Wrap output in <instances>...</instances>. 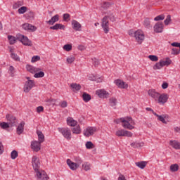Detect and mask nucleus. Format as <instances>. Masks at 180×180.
Returning <instances> with one entry per match:
<instances>
[{
  "instance_id": "nucleus-18",
  "label": "nucleus",
  "mask_w": 180,
  "mask_h": 180,
  "mask_svg": "<svg viewBox=\"0 0 180 180\" xmlns=\"http://www.w3.org/2000/svg\"><path fill=\"white\" fill-rule=\"evenodd\" d=\"M148 96L152 98V99L154 100L155 102H156L160 95V93L157 91L155 89H149L148 91Z\"/></svg>"
},
{
  "instance_id": "nucleus-53",
  "label": "nucleus",
  "mask_w": 180,
  "mask_h": 180,
  "mask_svg": "<svg viewBox=\"0 0 180 180\" xmlns=\"http://www.w3.org/2000/svg\"><path fill=\"white\" fill-rule=\"evenodd\" d=\"M179 53H180V50L176 48H173L172 49V54H173L174 56H178Z\"/></svg>"
},
{
  "instance_id": "nucleus-25",
  "label": "nucleus",
  "mask_w": 180,
  "mask_h": 180,
  "mask_svg": "<svg viewBox=\"0 0 180 180\" xmlns=\"http://www.w3.org/2000/svg\"><path fill=\"white\" fill-rule=\"evenodd\" d=\"M153 114L158 117V120H160V122H162V123H167V121L165 120L167 117L166 115H159L155 112L153 111Z\"/></svg>"
},
{
  "instance_id": "nucleus-63",
  "label": "nucleus",
  "mask_w": 180,
  "mask_h": 180,
  "mask_svg": "<svg viewBox=\"0 0 180 180\" xmlns=\"http://www.w3.org/2000/svg\"><path fill=\"white\" fill-rule=\"evenodd\" d=\"M171 46H172L173 47H179L180 43L173 42V43L171 44Z\"/></svg>"
},
{
  "instance_id": "nucleus-27",
  "label": "nucleus",
  "mask_w": 180,
  "mask_h": 180,
  "mask_svg": "<svg viewBox=\"0 0 180 180\" xmlns=\"http://www.w3.org/2000/svg\"><path fill=\"white\" fill-rule=\"evenodd\" d=\"M160 63L162 67H168V65H171L172 60H171L169 58H166L165 59L160 60Z\"/></svg>"
},
{
  "instance_id": "nucleus-62",
  "label": "nucleus",
  "mask_w": 180,
  "mask_h": 180,
  "mask_svg": "<svg viewBox=\"0 0 180 180\" xmlns=\"http://www.w3.org/2000/svg\"><path fill=\"white\" fill-rule=\"evenodd\" d=\"M162 89H167V88H168V83L163 82V84H162Z\"/></svg>"
},
{
  "instance_id": "nucleus-58",
  "label": "nucleus",
  "mask_w": 180,
  "mask_h": 180,
  "mask_svg": "<svg viewBox=\"0 0 180 180\" xmlns=\"http://www.w3.org/2000/svg\"><path fill=\"white\" fill-rule=\"evenodd\" d=\"M109 6H110V4L109 3H103L102 5V8H103V9H108Z\"/></svg>"
},
{
  "instance_id": "nucleus-6",
  "label": "nucleus",
  "mask_w": 180,
  "mask_h": 180,
  "mask_svg": "<svg viewBox=\"0 0 180 180\" xmlns=\"http://www.w3.org/2000/svg\"><path fill=\"white\" fill-rule=\"evenodd\" d=\"M169 98V95H168L167 93H162L160 94L158 96V99H156V103H159V105H165V103H167L168 102V99Z\"/></svg>"
},
{
  "instance_id": "nucleus-51",
  "label": "nucleus",
  "mask_w": 180,
  "mask_h": 180,
  "mask_svg": "<svg viewBox=\"0 0 180 180\" xmlns=\"http://www.w3.org/2000/svg\"><path fill=\"white\" fill-rule=\"evenodd\" d=\"M74 61H75V58L74 56H69L67 58L68 64H72V63H74Z\"/></svg>"
},
{
  "instance_id": "nucleus-31",
  "label": "nucleus",
  "mask_w": 180,
  "mask_h": 180,
  "mask_svg": "<svg viewBox=\"0 0 180 180\" xmlns=\"http://www.w3.org/2000/svg\"><path fill=\"white\" fill-rule=\"evenodd\" d=\"M37 134L38 136V142L39 143H43L44 141V134H43V132L41 131L37 130Z\"/></svg>"
},
{
  "instance_id": "nucleus-14",
  "label": "nucleus",
  "mask_w": 180,
  "mask_h": 180,
  "mask_svg": "<svg viewBox=\"0 0 180 180\" xmlns=\"http://www.w3.org/2000/svg\"><path fill=\"white\" fill-rule=\"evenodd\" d=\"M114 84L120 89H127L129 88V84L120 79L115 80Z\"/></svg>"
},
{
  "instance_id": "nucleus-11",
  "label": "nucleus",
  "mask_w": 180,
  "mask_h": 180,
  "mask_svg": "<svg viewBox=\"0 0 180 180\" xmlns=\"http://www.w3.org/2000/svg\"><path fill=\"white\" fill-rule=\"evenodd\" d=\"M32 165L34 172L40 169V159L37 156H33L32 158Z\"/></svg>"
},
{
  "instance_id": "nucleus-37",
  "label": "nucleus",
  "mask_w": 180,
  "mask_h": 180,
  "mask_svg": "<svg viewBox=\"0 0 180 180\" xmlns=\"http://www.w3.org/2000/svg\"><path fill=\"white\" fill-rule=\"evenodd\" d=\"M75 162L76 163V165H77V167H81V164H82L83 160L82 158H79V157H76L74 159Z\"/></svg>"
},
{
  "instance_id": "nucleus-35",
  "label": "nucleus",
  "mask_w": 180,
  "mask_h": 180,
  "mask_svg": "<svg viewBox=\"0 0 180 180\" xmlns=\"http://www.w3.org/2000/svg\"><path fill=\"white\" fill-rule=\"evenodd\" d=\"M82 167V169H84V171H89V169H91V165L88 162H84Z\"/></svg>"
},
{
  "instance_id": "nucleus-12",
  "label": "nucleus",
  "mask_w": 180,
  "mask_h": 180,
  "mask_svg": "<svg viewBox=\"0 0 180 180\" xmlns=\"http://www.w3.org/2000/svg\"><path fill=\"white\" fill-rule=\"evenodd\" d=\"M96 95H97L98 98H101V99H107V98H109L110 94L105 89H98L96 91Z\"/></svg>"
},
{
  "instance_id": "nucleus-44",
  "label": "nucleus",
  "mask_w": 180,
  "mask_h": 180,
  "mask_svg": "<svg viewBox=\"0 0 180 180\" xmlns=\"http://www.w3.org/2000/svg\"><path fill=\"white\" fill-rule=\"evenodd\" d=\"M172 20L171 19V15H168L167 17H166V19L164 21V23L166 26H168V25H169V23H171V21Z\"/></svg>"
},
{
  "instance_id": "nucleus-49",
  "label": "nucleus",
  "mask_w": 180,
  "mask_h": 180,
  "mask_svg": "<svg viewBox=\"0 0 180 180\" xmlns=\"http://www.w3.org/2000/svg\"><path fill=\"white\" fill-rule=\"evenodd\" d=\"M164 19H165V15H158L157 17H155L154 18V20L155 22H158V20H164Z\"/></svg>"
},
{
  "instance_id": "nucleus-16",
  "label": "nucleus",
  "mask_w": 180,
  "mask_h": 180,
  "mask_svg": "<svg viewBox=\"0 0 180 180\" xmlns=\"http://www.w3.org/2000/svg\"><path fill=\"white\" fill-rule=\"evenodd\" d=\"M155 33H162L164 32V24L162 22H158L153 27Z\"/></svg>"
},
{
  "instance_id": "nucleus-20",
  "label": "nucleus",
  "mask_w": 180,
  "mask_h": 180,
  "mask_svg": "<svg viewBox=\"0 0 180 180\" xmlns=\"http://www.w3.org/2000/svg\"><path fill=\"white\" fill-rule=\"evenodd\" d=\"M72 29H74V30H75L76 32H81V27H82V26L81 25V23H79L78 21L72 20Z\"/></svg>"
},
{
  "instance_id": "nucleus-39",
  "label": "nucleus",
  "mask_w": 180,
  "mask_h": 180,
  "mask_svg": "<svg viewBox=\"0 0 180 180\" xmlns=\"http://www.w3.org/2000/svg\"><path fill=\"white\" fill-rule=\"evenodd\" d=\"M83 101L85 102H89L91 101V95L87 93H84L82 95Z\"/></svg>"
},
{
  "instance_id": "nucleus-28",
  "label": "nucleus",
  "mask_w": 180,
  "mask_h": 180,
  "mask_svg": "<svg viewBox=\"0 0 180 180\" xmlns=\"http://www.w3.org/2000/svg\"><path fill=\"white\" fill-rule=\"evenodd\" d=\"M169 145L175 150H180V143L177 141H170Z\"/></svg>"
},
{
  "instance_id": "nucleus-36",
  "label": "nucleus",
  "mask_w": 180,
  "mask_h": 180,
  "mask_svg": "<svg viewBox=\"0 0 180 180\" xmlns=\"http://www.w3.org/2000/svg\"><path fill=\"white\" fill-rule=\"evenodd\" d=\"M110 106H116L117 105V99L115 97H112L109 99Z\"/></svg>"
},
{
  "instance_id": "nucleus-19",
  "label": "nucleus",
  "mask_w": 180,
  "mask_h": 180,
  "mask_svg": "<svg viewBox=\"0 0 180 180\" xmlns=\"http://www.w3.org/2000/svg\"><path fill=\"white\" fill-rule=\"evenodd\" d=\"M67 165L72 171H77L79 168L75 162H72L70 159L66 160Z\"/></svg>"
},
{
  "instance_id": "nucleus-38",
  "label": "nucleus",
  "mask_w": 180,
  "mask_h": 180,
  "mask_svg": "<svg viewBox=\"0 0 180 180\" xmlns=\"http://www.w3.org/2000/svg\"><path fill=\"white\" fill-rule=\"evenodd\" d=\"M178 169H179V166L178 165V164H173L170 166V171L172 172H176Z\"/></svg>"
},
{
  "instance_id": "nucleus-21",
  "label": "nucleus",
  "mask_w": 180,
  "mask_h": 180,
  "mask_svg": "<svg viewBox=\"0 0 180 180\" xmlns=\"http://www.w3.org/2000/svg\"><path fill=\"white\" fill-rule=\"evenodd\" d=\"M22 27L24 29V30H30V32H36V30H37V28L35 26H33L29 23L23 24Z\"/></svg>"
},
{
  "instance_id": "nucleus-22",
  "label": "nucleus",
  "mask_w": 180,
  "mask_h": 180,
  "mask_svg": "<svg viewBox=\"0 0 180 180\" xmlns=\"http://www.w3.org/2000/svg\"><path fill=\"white\" fill-rule=\"evenodd\" d=\"M67 124L68 126H70V127H75L77 124H78V122L77 120H74V118L68 117L67 118Z\"/></svg>"
},
{
  "instance_id": "nucleus-60",
  "label": "nucleus",
  "mask_w": 180,
  "mask_h": 180,
  "mask_svg": "<svg viewBox=\"0 0 180 180\" xmlns=\"http://www.w3.org/2000/svg\"><path fill=\"white\" fill-rule=\"evenodd\" d=\"M70 19V14L68 13H65L63 14V20L67 21Z\"/></svg>"
},
{
  "instance_id": "nucleus-24",
  "label": "nucleus",
  "mask_w": 180,
  "mask_h": 180,
  "mask_svg": "<svg viewBox=\"0 0 180 180\" xmlns=\"http://www.w3.org/2000/svg\"><path fill=\"white\" fill-rule=\"evenodd\" d=\"M24 130H25V122L22 121L18 125L16 129V133L17 134L20 136V134L23 133Z\"/></svg>"
},
{
  "instance_id": "nucleus-1",
  "label": "nucleus",
  "mask_w": 180,
  "mask_h": 180,
  "mask_svg": "<svg viewBox=\"0 0 180 180\" xmlns=\"http://www.w3.org/2000/svg\"><path fill=\"white\" fill-rule=\"evenodd\" d=\"M114 122L117 123V124H120L121 123V126L127 130H133L134 126H136V122L134 121L131 117H122L118 120H115Z\"/></svg>"
},
{
  "instance_id": "nucleus-7",
  "label": "nucleus",
  "mask_w": 180,
  "mask_h": 180,
  "mask_svg": "<svg viewBox=\"0 0 180 180\" xmlns=\"http://www.w3.org/2000/svg\"><path fill=\"white\" fill-rule=\"evenodd\" d=\"M117 137H133V133L126 129H120L116 131Z\"/></svg>"
},
{
  "instance_id": "nucleus-15",
  "label": "nucleus",
  "mask_w": 180,
  "mask_h": 180,
  "mask_svg": "<svg viewBox=\"0 0 180 180\" xmlns=\"http://www.w3.org/2000/svg\"><path fill=\"white\" fill-rule=\"evenodd\" d=\"M102 27L105 33H109V17H104L101 22Z\"/></svg>"
},
{
  "instance_id": "nucleus-55",
  "label": "nucleus",
  "mask_w": 180,
  "mask_h": 180,
  "mask_svg": "<svg viewBox=\"0 0 180 180\" xmlns=\"http://www.w3.org/2000/svg\"><path fill=\"white\" fill-rule=\"evenodd\" d=\"M44 111V108L43 106H39L37 108V113H41V112Z\"/></svg>"
},
{
  "instance_id": "nucleus-52",
  "label": "nucleus",
  "mask_w": 180,
  "mask_h": 180,
  "mask_svg": "<svg viewBox=\"0 0 180 180\" xmlns=\"http://www.w3.org/2000/svg\"><path fill=\"white\" fill-rule=\"evenodd\" d=\"M148 58L150 59V61H158V58L157 57V56L155 55H150L148 56Z\"/></svg>"
},
{
  "instance_id": "nucleus-61",
  "label": "nucleus",
  "mask_w": 180,
  "mask_h": 180,
  "mask_svg": "<svg viewBox=\"0 0 180 180\" xmlns=\"http://www.w3.org/2000/svg\"><path fill=\"white\" fill-rule=\"evenodd\" d=\"M85 46L84 45H79L78 46V50H80V51H84L85 50Z\"/></svg>"
},
{
  "instance_id": "nucleus-54",
  "label": "nucleus",
  "mask_w": 180,
  "mask_h": 180,
  "mask_svg": "<svg viewBox=\"0 0 180 180\" xmlns=\"http://www.w3.org/2000/svg\"><path fill=\"white\" fill-rule=\"evenodd\" d=\"M32 63H36L37 61H40V56H34L32 58L31 60Z\"/></svg>"
},
{
  "instance_id": "nucleus-56",
  "label": "nucleus",
  "mask_w": 180,
  "mask_h": 180,
  "mask_svg": "<svg viewBox=\"0 0 180 180\" xmlns=\"http://www.w3.org/2000/svg\"><path fill=\"white\" fill-rule=\"evenodd\" d=\"M93 64L95 67H98V65H99V60L96 58L93 59Z\"/></svg>"
},
{
  "instance_id": "nucleus-57",
  "label": "nucleus",
  "mask_w": 180,
  "mask_h": 180,
  "mask_svg": "<svg viewBox=\"0 0 180 180\" xmlns=\"http://www.w3.org/2000/svg\"><path fill=\"white\" fill-rule=\"evenodd\" d=\"M136 148L144 146V142H136Z\"/></svg>"
},
{
  "instance_id": "nucleus-48",
  "label": "nucleus",
  "mask_w": 180,
  "mask_h": 180,
  "mask_svg": "<svg viewBox=\"0 0 180 180\" xmlns=\"http://www.w3.org/2000/svg\"><path fill=\"white\" fill-rule=\"evenodd\" d=\"M63 50H65V51H71L72 50V46L71 44H65L63 46Z\"/></svg>"
},
{
  "instance_id": "nucleus-5",
  "label": "nucleus",
  "mask_w": 180,
  "mask_h": 180,
  "mask_svg": "<svg viewBox=\"0 0 180 180\" xmlns=\"http://www.w3.org/2000/svg\"><path fill=\"white\" fill-rule=\"evenodd\" d=\"M17 39L19 41H21L22 44H23L24 46H28L30 47H32V46H33L32 41H30V39H29L27 37L23 34H17Z\"/></svg>"
},
{
  "instance_id": "nucleus-59",
  "label": "nucleus",
  "mask_w": 180,
  "mask_h": 180,
  "mask_svg": "<svg viewBox=\"0 0 180 180\" xmlns=\"http://www.w3.org/2000/svg\"><path fill=\"white\" fill-rule=\"evenodd\" d=\"M67 106H68L67 101H62L60 103V108H67Z\"/></svg>"
},
{
  "instance_id": "nucleus-17",
  "label": "nucleus",
  "mask_w": 180,
  "mask_h": 180,
  "mask_svg": "<svg viewBox=\"0 0 180 180\" xmlns=\"http://www.w3.org/2000/svg\"><path fill=\"white\" fill-rule=\"evenodd\" d=\"M41 147V143L37 141H33L31 142V148L32 151H35V153H37L40 151Z\"/></svg>"
},
{
  "instance_id": "nucleus-3",
  "label": "nucleus",
  "mask_w": 180,
  "mask_h": 180,
  "mask_svg": "<svg viewBox=\"0 0 180 180\" xmlns=\"http://www.w3.org/2000/svg\"><path fill=\"white\" fill-rule=\"evenodd\" d=\"M129 34L131 37H134L136 43L138 44H141L144 41V39H146V35H144V32L141 30H138L133 32V30L129 31Z\"/></svg>"
},
{
  "instance_id": "nucleus-26",
  "label": "nucleus",
  "mask_w": 180,
  "mask_h": 180,
  "mask_svg": "<svg viewBox=\"0 0 180 180\" xmlns=\"http://www.w3.org/2000/svg\"><path fill=\"white\" fill-rule=\"evenodd\" d=\"M59 20H60V16L58 15H56L53 17H52L51 20H49V21H46V23L48 25H53L56 23V22H58Z\"/></svg>"
},
{
  "instance_id": "nucleus-42",
  "label": "nucleus",
  "mask_w": 180,
  "mask_h": 180,
  "mask_svg": "<svg viewBox=\"0 0 180 180\" xmlns=\"http://www.w3.org/2000/svg\"><path fill=\"white\" fill-rule=\"evenodd\" d=\"M18 12L20 15H23V13H26V12H27V7L22 6L18 10Z\"/></svg>"
},
{
  "instance_id": "nucleus-13",
  "label": "nucleus",
  "mask_w": 180,
  "mask_h": 180,
  "mask_svg": "<svg viewBox=\"0 0 180 180\" xmlns=\"http://www.w3.org/2000/svg\"><path fill=\"white\" fill-rule=\"evenodd\" d=\"M6 119L8 121V124H10L11 127L16 126V124H18V120H16V117L12 115L7 114L6 116Z\"/></svg>"
},
{
  "instance_id": "nucleus-30",
  "label": "nucleus",
  "mask_w": 180,
  "mask_h": 180,
  "mask_svg": "<svg viewBox=\"0 0 180 180\" xmlns=\"http://www.w3.org/2000/svg\"><path fill=\"white\" fill-rule=\"evenodd\" d=\"M143 25L146 29H151V27H153L151 25V21H150V18H146L143 22Z\"/></svg>"
},
{
  "instance_id": "nucleus-4",
  "label": "nucleus",
  "mask_w": 180,
  "mask_h": 180,
  "mask_svg": "<svg viewBox=\"0 0 180 180\" xmlns=\"http://www.w3.org/2000/svg\"><path fill=\"white\" fill-rule=\"evenodd\" d=\"M59 133L63 136L66 140H71L72 139V134L71 133V129L68 127L58 128Z\"/></svg>"
},
{
  "instance_id": "nucleus-64",
  "label": "nucleus",
  "mask_w": 180,
  "mask_h": 180,
  "mask_svg": "<svg viewBox=\"0 0 180 180\" xmlns=\"http://www.w3.org/2000/svg\"><path fill=\"white\" fill-rule=\"evenodd\" d=\"M118 180H126V177L124 175L120 174L118 177Z\"/></svg>"
},
{
  "instance_id": "nucleus-33",
  "label": "nucleus",
  "mask_w": 180,
  "mask_h": 180,
  "mask_svg": "<svg viewBox=\"0 0 180 180\" xmlns=\"http://www.w3.org/2000/svg\"><path fill=\"white\" fill-rule=\"evenodd\" d=\"M8 40L10 43V44H15L18 40V35H16V37L12 36V35H8Z\"/></svg>"
},
{
  "instance_id": "nucleus-9",
  "label": "nucleus",
  "mask_w": 180,
  "mask_h": 180,
  "mask_svg": "<svg viewBox=\"0 0 180 180\" xmlns=\"http://www.w3.org/2000/svg\"><path fill=\"white\" fill-rule=\"evenodd\" d=\"M27 81L25 82V84L24 85V92L27 94V92L30 91L32 90V88L34 86L35 83L34 80L30 79V77H26Z\"/></svg>"
},
{
  "instance_id": "nucleus-8",
  "label": "nucleus",
  "mask_w": 180,
  "mask_h": 180,
  "mask_svg": "<svg viewBox=\"0 0 180 180\" xmlns=\"http://www.w3.org/2000/svg\"><path fill=\"white\" fill-rule=\"evenodd\" d=\"M35 176L38 180H49V177L47 175V173L43 169H38L35 171Z\"/></svg>"
},
{
  "instance_id": "nucleus-50",
  "label": "nucleus",
  "mask_w": 180,
  "mask_h": 180,
  "mask_svg": "<svg viewBox=\"0 0 180 180\" xmlns=\"http://www.w3.org/2000/svg\"><path fill=\"white\" fill-rule=\"evenodd\" d=\"M48 105H49V106H54V105H56V99H53V98H51V99H49L46 101Z\"/></svg>"
},
{
  "instance_id": "nucleus-29",
  "label": "nucleus",
  "mask_w": 180,
  "mask_h": 180,
  "mask_svg": "<svg viewBox=\"0 0 180 180\" xmlns=\"http://www.w3.org/2000/svg\"><path fill=\"white\" fill-rule=\"evenodd\" d=\"M70 86L73 92H77L81 89V85L79 84L72 83Z\"/></svg>"
},
{
  "instance_id": "nucleus-34",
  "label": "nucleus",
  "mask_w": 180,
  "mask_h": 180,
  "mask_svg": "<svg viewBox=\"0 0 180 180\" xmlns=\"http://www.w3.org/2000/svg\"><path fill=\"white\" fill-rule=\"evenodd\" d=\"M72 131L73 134H81V127L79 125L75 126V127L72 129Z\"/></svg>"
},
{
  "instance_id": "nucleus-43",
  "label": "nucleus",
  "mask_w": 180,
  "mask_h": 180,
  "mask_svg": "<svg viewBox=\"0 0 180 180\" xmlns=\"http://www.w3.org/2000/svg\"><path fill=\"white\" fill-rule=\"evenodd\" d=\"M23 1H17L13 5V9H18V8H20V6H22Z\"/></svg>"
},
{
  "instance_id": "nucleus-45",
  "label": "nucleus",
  "mask_w": 180,
  "mask_h": 180,
  "mask_svg": "<svg viewBox=\"0 0 180 180\" xmlns=\"http://www.w3.org/2000/svg\"><path fill=\"white\" fill-rule=\"evenodd\" d=\"M11 58H13V60H14L15 61H20V58H19L18 56V54L15 53H11Z\"/></svg>"
},
{
  "instance_id": "nucleus-2",
  "label": "nucleus",
  "mask_w": 180,
  "mask_h": 180,
  "mask_svg": "<svg viewBox=\"0 0 180 180\" xmlns=\"http://www.w3.org/2000/svg\"><path fill=\"white\" fill-rule=\"evenodd\" d=\"M26 70L30 74H34V78H43L44 77V72L40 68L33 66L32 65H27Z\"/></svg>"
},
{
  "instance_id": "nucleus-23",
  "label": "nucleus",
  "mask_w": 180,
  "mask_h": 180,
  "mask_svg": "<svg viewBox=\"0 0 180 180\" xmlns=\"http://www.w3.org/2000/svg\"><path fill=\"white\" fill-rule=\"evenodd\" d=\"M51 30H65V25L60 23H56L55 25L49 27Z\"/></svg>"
},
{
  "instance_id": "nucleus-47",
  "label": "nucleus",
  "mask_w": 180,
  "mask_h": 180,
  "mask_svg": "<svg viewBox=\"0 0 180 180\" xmlns=\"http://www.w3.org/2000/svg\"><path fill=\"white\" fill-rule=\"evenodd\" d=\"M18 151L13 150L11 152V157L12 160H16V158H18Z\"/></svg>"
},
{
  "instance_id": "nucleus-40",
  "label": "nucleus",
  "mask_w": 180,
  "mask_h": 180,
  "mask_svg": "<svg viewBox=\"0 0 180 180\" xmlns=\"http://www.w3.org/2000/svg\"><path fill=\"white\" fill-rule=\"evenodd\" d=\"M162 63H161L160 60L158 63H156L154 65H153V70H161V68H162Z\"/></svg>"
},
{
  "instance_id": "nucleus-10",
  "label": "nucleus",
  "mask_w": 180,
  "mask_h": 180,
  "mask_svg": "<svg viewBox=\"0 0 180 180\" xmlns=\"http://www.w3.org/2000/svg\"><path fill=\"white\" fill-rule=\"evenodd\" d=\"M97 130L98 129L95 127H88L84 130L83 134L85 137H90V136H94V134L96 133Z\"/></svg>"
},
{
  "instance_id": "nucleus-41",
  "label": "nucleus",
  "mask_w": 180,
  "mask_h": 180,
  "mask_svg": "<svg viewBox=\"0 0 180 180\" xmlns=\"http://www.w3.org/2000/svg\"><path fill=\"white\" fill-rule=\"evenodd\" d=\"M85 146L87 150H92V148H95V145L91 141H87Z\"/></svg>"
},
{
  "instance_id": "nucleus-46",
  "label": "nucleus",
  "mask_w": 180,
  "mask_h": 180,
  "mask_svg": "<svg viewBox=\"0 0 180 180\" xmlns=\"http://www.w3.org/2000/svg\"><path fill=\"white\" fill-rule=\"evenodd\" d=\"M0 127H1V129H9V127H11V125L6 122H1L0 123Z\"/></svg>"
},
{
  "instance_id": "nucleus-32",
  "label": "nucleus",
  "mask_w": 180,
  "mask_h": 180,
  "mask_svg": "<svg viewBox=\"0 0 180 180\" xmlns=\"http://www.w3.org/2000/svg\"><path fill=\"white\" fill-rule=\"evenodd\" d=\"M135 165L138 167L139 168H141V169H144L146 167H147V162L141 161V162H136L135 163Z\"/></svg>"
}]
</instances>
